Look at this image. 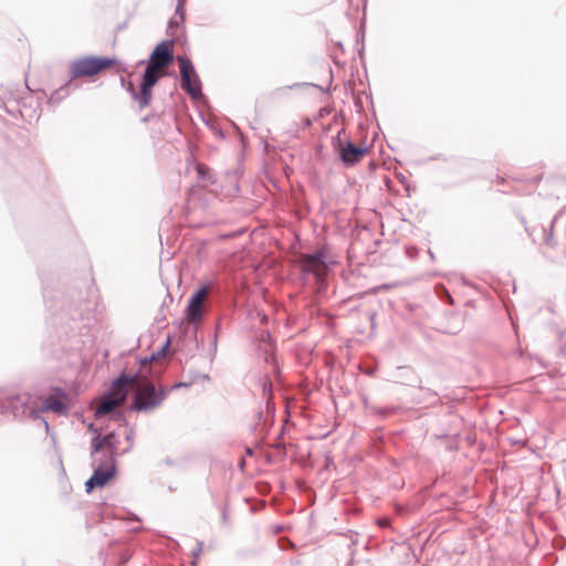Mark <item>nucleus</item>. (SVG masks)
Masks as SVG:
<instances>
[{
	"label": "nucleus",
	"instance_id": "nucleus-4",
	"mask_svg": "<svg viewBox=\"0 0 566 566\" xmlns=\"http://www.w3.org/2000/svg\"><path fill=\"white\" fill-rule=\"evenodd\" d=\"M177 60L180 69L182 90H185L193 98L200 97L201 82L191 61L185 56H178Z\"/></svg>",
	"mask_w": 566,
	"mask_h": 566
},
{
	"label": "nucleus",
	"instance_id": "nucleus-7",
	"mask_svg": "<svg viewBox=\"0 0 566 566\" xmlns=\"http://www.w3.org/2000/svg\"><path fill=\"white\" fill-rule=\"evenodd\" d=\"M115 465L114 461L105 460L95 470L93 475L86 482L87 492H91L94 488L104 486L114 475Z\"/></svg>",
	"mask_w": 566,
	"mask_h": 566
},
{
	"label": "nucleus",
	"instance_id": "nucleus-11",
	"mask_svg": "<svg viewBox=\"0 0 566 566\" xmlns=\"http://www.w3.org/2000/svg\"><path fill=\"white\" fill-rule=\"evenodd\" d=\"M339 155L340 159L346 165H355L361 160V158L366 155L367 148L357 147L352 143H346L345 145L339 144Z\"/></svg>",
	"mask_w": 566,
	"mask_h": 566
},
{
	"label": "nucleus",
	"instance_id": "nucleus-3",
	"mask_svg": "<svg viewBox=\"0 0 566 566\" xmlns=\"http://www.w3.org/2000/svg\"><path fill=\"white\" fill-rule=\"evenodd\" d=\"M166 74L167 70L159 69L148 62L140 84V92L134 93V97L138 101L140 108L147 107L150 104L153 87L157 84L159 78L164 77Z\"/></svg>",
	"mask_w": 566,
	"mask_h": 566
},
{
	"label": "nucleus",
	"instance_id": "nucleus-10",
	"mask_svg": "<svg viewBox=\"0 0 566 566\" xmlns=\"http://www.w3.org/2000/svg\"><path fill=\"white\" fill-rule=\"evenodd\" d=\"M93 453L103 452L106 460L114 461V454L117 450V441L115 434L109 433L103 438L96 437L93 442Z\"/></svg>",
	"mask_w": 566,
	"mask_h": 566
},
{
	"label": "nucleus",
	"instance_id": "nucleus-12",
	"mask_svg": "<svg viewBox=\"0 0 566 566\" xmlns=\"http://www.w3.org/2000/svg\"><path fill=\"white\" fill-rule=\"evenodd\" d=\"M208 295V287L200 289L190 300L187 315L189 321H197L201 317L203 302Z\"/></svg>",
	"mask_w": 566,
	"mask_h": 566
},
{
	"label": "nucleus",
	"instance_id": "nucleus-6",
	"mask_svg": "<svg viewBox=\"0 0 566 566\" xmlns=\"http://www.w3.org/2000/svg\"><path fill=\"white\" fill-rule=\"evenodd\" d=\"M300 262L304 272L314 274L318 280L326 275L327 265L323 252L314 255L304 254L301 256Z\"/></svg>",
	"mask_w": 566,
	"mask_h": 566
},
{
	"label": "nucleus",
	"instance_id": "nucleus-8",
	"mask_svg": "<svg viewBox=\"0 0 566 566\" xmlns=\"http://www.w3.org/2000/svg\"><path fill=\"white\" fill-rule=\"evenodd\" d=\"M67 396L60 389H54L50 395L43 398L41 411H53L64 413L67 411Z\"/></svg>",
	"mask_w": 566,
	"mask_h": 566
},
{
	"label": "nucleus",
	"instance_id": "nucleus-13",
	"mask_svg": "<svg viewBox=\"0 0 566 566\" xmlns=\"http://www.w3.org/2000/svg\"><path fill=\"white\" fill-rule=\"evenodd\" d=\"M168 344H169V342L166 343V345L161 348V350L158 354H153L150 357L143 359L140 361V364L147 365V364L158 360L160 357L165 356V350H166Z\"/></svg>",
	"mask_w": 566,
	"mask_h": 566
},
{
	"label": "nucleus",
	"instance_id": "nucleus-2",
	"mask_svg": "<svg viewBox=\"0 0 566 566\" xmlns=\"http://www.w3.org/2000/svg\"><path fill=\"white\" fill-rule=\"evenodd\" d=\"M115 66H117L115 57L83 56L71 63L70 75L72 78L91 77Z\"/></svg>",
	"mask_w": 566,
	"mask_h": 566
},
{
	"label": "nucleus",
	"instance_id": "nucleus-9",
	"mask_svg": "<svg viewBox=\"0 0 566 566\" xmlns=\"http://www.w3.org/2000/svg\"><path fill=\"white\" fill-rule=\"evenodd\" d=\"M172 60L174 54L171 51V43L168 41H163L156 45L149 56L148 62L155 66H158L159 69L167 70Z\"/></svg>",
	"mask_w": 566,
	"mask_h": 566
},
{
	"label": "nucleus",
	"instance_id": "nucleus-1",
	"mask_svg": "<svg viewBox=\"0 0 566 566\" xmlns=\"http://www.w3.org/2000/svg\"><path fill=\"white\" fill-rule=\"evenodd\" d=\"M127 390L134 394L132 409L136 411H151L159 407L168 395L164 387H156L145 375L127 376Z\"/></svg>",
	"mask_w": 566,
	"mask_h": 566
},
{
	"label": "nucleus",
	"instance_id": "nucleus-5",
	"mask_svg": "<svg viewBox=\"0 0 566 566\" xmlns=\"http://www.w3.org/2000/svg\"><path fill=\"white\" fill-rule=\"evenodd\" d=\"M127 396V380L126 375H122L117 378L112 386V392L107 396L98 406V415H107L112 412L116 407L120 406Z\"/></svg>",
	"mask_w": 566,
	"mask_h": 566
}]
</instances>
